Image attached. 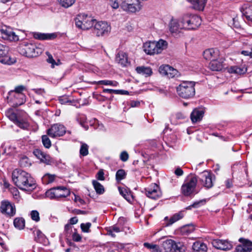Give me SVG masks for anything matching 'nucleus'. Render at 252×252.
Masks as SVG:
<instances>
[{"instance_id": "f257e3e1", "label": "nucleus", "mask_w": 252, "mask_h": 252, "mask_svg": "<svg viewBox=\"0 0 252 252\" xmlns=\"http://www.w3.org/2000/svg\"><path fill=\"white\" fill-rule=\"evenodd\" d=\"M201 22V19L198 16L186 14L179 19L172 18L169 23V29L171 33L177 34L182 30H195L200 25Z\"/></svg>"}, {"instance_id": "f03ea898", "label": "nucleus", "mask_w": 252, "mask_h": 252, "mask_svg": "<svg viewBox=\"0 0 252 252\" xmlns=\"http://www.w3.org/2000/svg\"><path fill=\"white\" fill-rule=\"evenodd\" d=\"M12 180L21 189L31 191L36 188L35 181L26 171L16 169L12 173Z\"/></svg>"}, {"instance_id": "7ed1b4c3", "label": "nucleus", "mask_w": 252, "mask_h": 252, "mask_svg": "<svg viewBox=\"0 0 252 252\" xmlns=\"http://www.w3.org/2000/svg\"><path fill=\"white\" fill-rule=\"evenodd\" d=\"M195 82L184 81L176 88L179 96L184 99H189L194 96L195 94L194 86Z\"/></svg>"}, {"instance_id": "20e7f679", "label": "nucleus", "mask_w": 252, "mask_h": 252, "mask_svg": "<svg viewBox=\"0 0 252 252\" xmlns=\"http://www.w3.org/2000/svg\"><path fill=\"white\" fill-rule=\"evenodd\" d=\"M167 42L163 39H160L158 41H148L145 43L143 48L144 52L148 55H154L159 54L167 48Z\"/></svg>"}, {"instance_id": "39448f33", "label": "nucleus", "mask_w": 252, "mask_h": 252, "mask_svg": "<svg viewBox=\"0 0 252 252\" xmlns=\"http://www.w3.org/2000/svg\"><path fill=\"white\" fill-rule=\"evenodd\" d=\"M18 51L21 55L29 58L37 56L41 53L40 48L36 47L32 44L28 43L21 44L18 47Z\"/></svg>"}, {"instance_id": "423d86ee", "label": "nucleus", "mask_w": 252, "mask_h": 252, "mask_svg": "<svg viewBox=\"0 0 252 252\" xmlns=\"http://www.w3.org/2000/svg\"><path fill=\"white\" fill-rule=\"evenodd\" d=\"M95 19L84 14L78 15L75 18L76 26L82 30H88L94 26Z\"/></svg>"}, {"instance_id": "0eeeda50", "label": "nucleus", "mask_w": 252, "mask_h": 252, "mask_svg": "<svg viewBox=\"0 0 252 252\" xmlns=\"http://www.w3.org/2000/svg\"><path fill=\"white\" fill-rule=\"evenodd\" d=\"M197 179L194 175H190L181 187L182 193L186 196H190L195 192Z\"/></svg>"}, {"instance_id": "6e6552de", "label": "nucleus", "mask_w": 252, "mask_h": 252, "mask_svg": "<svg viewBox=\"0 0 252 252\" xmlns=\"http://www.w3.org/2000/svg\"><path fill=\"white\" fill-rule=\"evenodd\" d=\"M69 190L64 187L52 188L46 192V196L51 199L65 198L69 196Z\"/></svg>"}, {"instance_id": "1a4fd4ad", "label": "nucleus", "mask_w": 252, "mask_h": 252, "mask_svg": "<svg viewBox=\"0 0 252 252\" xmlns=\"http://www.w3.org/2000/svg\"><path fill=\"white\" fill-rule=\"evenodd\" d=\"M6 116L15 125L21 128L27 129L29 126V124L26 119L22 118L16 114L12 110H8L6 112Z\"/></svg>"}, {"instance_id": "9d476101", "label": "nucleus", "mask_w": 252, "mask_h": 252, "mask_svg": "<svg viewBox=\"0 0 252 252\" xmlns=\"http://www.w3.org/2000/svg\"><path fill=\"white\" fill-rule=\"evenodd\" d=\"M120 6L124 10L131 13L140 11L142 7L139 0H122Z\"/></svg>"}, {"instance_id": "9b49d317", "label": "nucleus", "mask_w": 252, "mask_h": 252, "mask_svg": "<svg viewBox=\"0 0 252 252\" xmlns=\"http://www.w3.org/2000/svg\"><path fill=\"white\" fill-rule=\"evenodd\" d=\"M0 211L3 215L11 217L16 214L15 206L8 200H2L0 203Z\"/></svg>"}, {"instance_id": "f8f14e48", "label": "nucleus", "mask_w": 252, "mask_h": 252, "mask_svg": "<svg viewBox=\"0 0 252 252\" xmlns=\"http://www.w3.org/2000/svg\"><path fill=\"white\" fill-rule=\"evenodd\" d=\"M8 51L9 48L7 46L0 43V63L10 65L16 62L15 58L7 55Z\"/></svg>"}, {"instance_id": "ddd939ff", "label": "nucleus", "mask_w": 252, "mask_h": 252, "mask_svg": "<svg viewBox=\"0 0 252 252\" xmlns=\"http://www.w3.org/2000/svg\"><path fill=\"white\" fill-rule=\"evenodd\" d=\"M94 32L98 36L107 34L111 30L110 26L106 22L95 20L94 25Z\"/></svg>"}, {"instance_id": "4468645a", "label": "nucleus", "mask_w": 252, "mask_h": 252, "mask_svg": "<svg viewBox=\"0 0 252 252\" xmlns=\"http://www.w3.org/2000/svg\"><path fill=\"white\" fill-rule=\"evenodd\" d=\"M65 133V127L61 124H56L47 130L48 135L51 137L63 136Z\"/></svg>"}, {"instance_id": "2eb2a0df", "label": "nucleus", "mask_w": 252, "mask_h": 252, "mask_svg": "<svg viewBox=\"0 0 252 252\" xmlns=\"http://www.w3.org/2000/svg\"><path fill=\"white\" fill-rule=\"evenodd\" d=\"M145 189L146 195L152 199H157L161 196V192L156 184H152Z\"/></svg>"}, {"instance_id": "dca6fc26", "label": "nucleus", "mask_w": 252, "mask_h": 252, "mask_svg": "<svg viewBox=\"0 0 252 252\" xmlns=\"http://www.w3.org/2000/svg\"><path fill=\"white\" fill-rule=\"evenodd\" d=\"M199 181L206 188L210 189L213 186L212 175L208 171H204L202 172L199 175Z\"/></svg>"}, {"instance_id": "f3484780", "label": "nucleus", "mask_w": 252, "mask_h": 252, "mask_svg": "<svg viewBox=\"0 0 252 252\" xmlns=\"http://www.w3.org/2000/svg\"><path fill=\"white\" fill-rule=\"evenodd\" d=\"M212 244L216 249L222 251H228L232 248V244L225 240L214 239Z\"/></svg>"}, {"instance_id": "a211bd4d", "label": "nucleus", "mask_w": 252, "mask_h": 252, "mask_svg": "<svg viewBox=\"0 0 252 252\" xmlns=\"http://www.w3.org/2000/svg\"><path fill=\"white\" fill-rule=\"evenodd\" d=\"M0 32L2 34V38L5 39L14 41L19 40L18 36L10 28L6 27L2 28L0 30Z\"/></svg>"}, {"instance_id": "6ab92c4d", "label": "nucleus", "mask_w": 252, "mask_h": 252, "mask_svg": "<svg viewBox=\"0 0 252 252\" xmlns=\"http://www.w3.org/2000/svg\"><path fill=\"white\" fill-rule=\"evenodd\" d=\"M34 155L39 159L41 162L46 164H50L52 162V158L50 156L42 152L39 149H35L33 152Z\"/></svg>"}, {"instance_id": "aec40b11", "label": "nucleus", "mask_w": 252, "mask_h": 252, "mask_svg": "<svg viewBox=\"0 0 252 252\" xmlns=\"http://www.w3.org/2000/svg\"><path fill=\"white\" fill-rule=\"evenodd\" d=\"M26 90V87L23 85H19L16 86L14 90H11L8 93V97H10L11 95H12L14 93L18 94V95L20 97V104H24L26 101V96L22 93L23 91Z\"/></svg>"}, {"instance_id": "412c9836", "label": "nucleus", "mask_w": 252, "mask_h": 252, "mask_svg": "<svg viewBox=\"0 0 252 252\" xmlns=\"http://www.w3.org/2000/svg\"><path fill=\"white\" fill-rule=\"evenodd\" d=\"M225 64L221 60H217L215 59L210 62L209 63V68L213 71H219L224 67Z\"/></svg>"}, {"instance_id": "4be33fe9", "label": "nucleus", "mask_w": 252, "mask_h": 252, "mask_svg": "<svg viewBox=\"0 0 252 252\" xmlns=\"http://www.w3.org/2000/svg\"><path fill=\"white\" fill-rule=\"evenodd\" d=\"M241 11L248 20L252 21V5L248 3L244 4L242 6Z\"/></svg>"}, {"instance_id": "5701e85b", "label": "nucleus", "mask_w": 252, "mask_h": 252, "mask_svg": "<svg viewBox=\"0 0 252 252\" xmlns=\"http://www.w3.org/2000/svg\"><path fill=\"white\" fill-rule=\"evenodd\" d=\"M116 61L123 66H126L129 63L126 54L122 51L117 54Z\"/></svg>"}, {"instance_id": "b1692460", "label": "nucleus", "mask_w": 252, "mask_h": 252, "mask_svg": "<svg viewBox=\"0 0 252 252\" xmlns=\"http://www.w3.org/2000/svg\"><path fill=\"white\" fill-rule=\"evenodd\" d=\"M34 38L39 40H52L57 37V34L55 33H44L40 32H34L33 33Z\"/></svg>"}, {"instance_id": "393cba45", "label": "nucleus", "mask_w": 252, "mask_h": 252, "mask_svg": "<svg viewBox=\"0 0 252 252\" xmlns=\"http://www.w3.org/2000/svg\"><path fill=\"white\" fill-rule=\"evenodd\" d=\"M204 58L207 60H212L217 59L218 56V52L217 50L211 48L206 50L203 53Z\"/></svg>"}, {"instance_id": "a878e982", "label": "nucleus", "mask_w": 252, "mask_h": 252, "mask_svg": "<svg viewBox=\"0 0 252 252\" xmlns=\"http://www.w3.org/2000/svg\"><path fill=\"white\" fill-rule=\"evenodd\" d=\"M204 111L199 109H195L190 115V118L192 123L200 121L204 115Z\"/></svg>"}, {"instance_id": "bb28decb", "label": "nucleus", "mask_w": 252, "mask_h": 252, "mask_svg": "<svg viewBox=\"0 0 252 252\" xmlns=\"http://www.w3.org/2000/svg\"><path fill=\"white\" fill-rule=\"evenodd\" d=\"M135 70L137 73L145 77L150 76L153 73L152 69L150 67L140 66L137 67Z\"/></svg>"}, {"instance_id": "cd10ccee", "label": "nucleus", "mask_w": 252, "mask_h": 252, "mask_svg": "<svg viewBox=\"0 0 252 252\" xmlns=\"http://www.w3.org/2000/svg\"><path fill=\"white\" fill-rule=\"evenodd\" d=\"M237 252H251L252 250V242L246 241L242 245L238 246L236 249Z\"/></svg>"}, {"instance_id": "c85d7f7f", "label": "nucleus", "mask_w": 252, "mask_h": 252, "mask_svg": "<svg viewBox=\"0 0 252 252\" xmlns=\"http://www.w3.org/2000/svg\"><path fill=\"white\" fill-rule=\"evenodd\" d=\"M228 71L229 73H235L236 74H243L247 71V69L244 66H233L228 68Z\"/></svg>"}, {"instance_id": "c756f323", "label": "nucleus", "mask_w": 252, "mask_h": 252, "mask_svg": "<svg viewBox=\"0 0 252 252\" xmlns=\"http://www.w3.org/2000/svg\"><path fill=\"white\" fill-rule=\"evenodd\" d=\"M192 4L194 9L203 10L205 6L207 0H189Z\"/></svg>"}, {"instance_id": "7c9ffc66", "label": "nucleus", "mask_w": 252, "mask_h": 252, "mask_svg": "<svg viewBox=\"0 0 252 252\" xmlns=\"http://www.w3.org/2000/svg\"><path fill=\"white\" fill-rule=\"evenodd\" d=\"M118 189L120 194L128 202H131L133 200L132 195L129 190L121 187H119Z\"/></svg>"}, {"instance_id": "2f4dec72", "label": "nucleus", "mask_w": 252, "mask_h": 252, "mask_svg": "<svg viewBox=\"0 0 252 252\" xmlns=\"http://www.w3.org/2000/svg\"><path fill=\"white\" fill-rule=\"evenodd\" d=\"M192 249L194 252H206L207 251V246L203 243L200 242H196L193 243Z\"/></svg>"}, {"instance_id": "473e14b6", "label": "nucleus", "mask_w": 252, "mask_h": 252, "mask_svg": "<svg viewBox=\"0 0 252 252\" xmlns=\"http://www.w3.org/2000/svg\"><path fill=\"white\" fill-rule=\"evenodd\" d=\"M183 217V215L182 213H179L173 215L169 220L167 217H165L164 219L165 221H167V222L165 224V226H167L170 225H171L176 221L182 219Z\"/></svg>"}, {"instance_id": "72a5a7b5", "label": "nucleus", "mask_w": 252, "mask_h": 252, "mask_svg": "<svg viewBox=\"0 0 252 252\" xmlns=\"http://www.w3.org/2000/svg\"><path fill=\"white\" fill-rule=\"evenodd\" d=\"M162 246L166 252H173L174 241L171 239L166 240L163 243Z\"/></svg>"}, {"instance_id": "f704fd0d", "label": "nucleus", "mask_w": 252, "mask_h": 252, "mask_svg": "<svg viewBox=\"0 0 252 252\" xmlns=\"http://www.w3.org/2000/svg\"><path fill=\"white\" fill-rule=\"evenodd\" d=\"M194 230V227L192 224H188L182 227L180 229V232L182 235H187Z\"/></svg>"}, {"instance_id": "c9c22d12", "label": "nucleus", "mask_w": 252, "mask_h": 252, "mask_svg": "<svg viewBox=\"0 0 252 252\" xmlns=\"http://www.w3.org/2000/svg\"><path fill=\"white\" fill-rule=\"evenodd\" d=\"M13 224L16 228L22 229L25 227V220L22 218H16L14 220Z\"/></svg>"}, {"instance_id": "e433bc0d", "label": "nucleus", "mask_w": 252, "mask_h": 252, "mask_svg": "<svg viewBox=\"0 0 252 252\" xmlns=\"http://www.w3.org/2000/svg\"><path fill=\"white\" fill-rule=\"evenodd\" d=\"M55 178V175L46 174L42 178V181L43 184H49L51 183H52L54 181Z\"/></svg>"}, {"instance_id": "4c0bfd02", "label": "nucleus", "mask_w": 252, "mask_h": 252, "mask_svg": "<svg viewBox=\"0 0 252 252\" xmlns=\"http://www.w3.org/2000/svg\"><path fill=\"white\" fill-rule=\"evenodd\" d=\"M95 84L97 85H109L113 87H117L119 83L116 81H111L108 80H101L98 82H96Z\"/></svg>"}, {"instance_id": "58836bf2", "label": "nucleus", "mask_w": 252, "mask_h": 252, "mask_svg": "<svg viewBox=\"0 0 252 252\" xmlns=\"http://www.w3.org/2000/svg\"><path fill=\"white\" fill-rule=\"evenodd\" d=\"M93 185L97 193L102 194L104 192V188L97 181H93Z\"/></svg>"}, {"instance_id": "ea45409f", "label": "nucleus", "mask_w": 252, "mask_h": 252, "mask_svg": "<svg viewBox=\"0 0 252 252\" xmlns=\"http://www.w3.org/2000/svg\"><path fill=\"white\" fill-rule=\"evenodd\" d=\"M77 120L80 124L85 129V130H88L89 127L87 125H86L87 118L85 115L83 114L80 115Z\"/></svg>"}, {"instance_id": "a19ab883", "label": "nucleus", "mask_w": 252, "mask_h": 252, "mask_svg": "<svg viewBox=\"0 0 252 252\" xmlns=\"http://www.w3.org/2000/svg\"><path fill=\"white\" fill-rule=\"evenodd\" d=\"M126 174L124 169L118 170L116 174V180L119 182L122 180L125 179L126 177Z\"/></svg>"}, {"instance_id": "79ce46f5", "label": "nucleus", "mask_w": 252, "mask_h": 252, "mask_svg": "<svg viewBox=\"0 0 252 252\" xmlns=\"http://www.w3.org/2000/svg\"><path fill=\"white\" fill-rule=\"evenodd\" d=\"M184 251L183 244L180 242L176 243L174 241L173 252H183Z\"/></svg>"}, {"instance_id": "37998d69", "label": "nucleus", "mask_w": 252, "mask_h": 252, "mask_svg": "<svg viewBox=\"0 0 252 252\" xmlns=\"http://www.w3.org/2000/svg\"><path fill=\"white\" fill-rule=\"evenodd\" d=\"M89 146L85 143H82L80 149V154L82 156H86L89 154Z\"/></svg>"}, {"instance_id": "c03bdc74", "label": "nucleus", "mask_w": 252, "mask_h": 252, "mask_svg": "<svg viewBox=\"0 0 252 252\" xmlns=\"http://www.w3.org/2000/svg\"><path fill=\"white\" fill-rule=\"evenodd\" d=\"M20 166L23 167H28L31 165L29 159L27 157L22 158L19 160Z\"/></svg>"}, {"instance_id": "a18cd8bd", "label": "nucleus", "mask_w": 252, "mask_h": 252, "mask_svg": "<svg viewBox=\"0 0 252 252\" xmlns=\"http://www.w3.org/2000/svg\"><path fill=\"white\" fill-rule=\"evenodd\" d=\"M59 2L63 7L68 8L75 2V0H59Z\"/></svg>"}, {"instance_id": "49530a36", "label": "nucleus", "mask_w": 252, "mask_h": 252, "mask_svg": "<svg viewBox=\"0 0 252 252\" xmlns=\"http://www.w3.org/2000/svg\"><path fill=\"white\" fill-rule=\"evenodd\" d=\"M168 71H170V66L168 65H162L159 67V72L162 75L167 76Z\"/></svg>"}, {"instance_id": "de8ad7c7", "label": "nucleus", "mask_w": 252, "mask_h": 252, "mask_svg": "<svg viewBox=\"0 0 252 252\" xmlns=\"http://www.w3.org/2000/svg\"><path fill=\"white\" fill-rule=\"evenodd\" d=\"M42 142L44 146L46 148H49L51 146V142L47 135H44L42 136Z\"/></svg>"}, {"instance_id": "09e8293b", "label": "nucleus", "mask_w": 252, "mask_h": 252, "mask_svg": "<svg viewBox=\"0 0 252 252\" xmlns=\"http://www.w3.org/2000/svg\"><path fill=\"white\" fill-rule=\"evenodd\" d=\"M31 217L33 220L38 222L40 220L39 214L36 210H33L31 212Z\"/></svg>"}, {"instance_id": "8fccbe9b", "label": "nucleus", "mask_w": 252, "mask_h": 252, "mask_svg": "<svg viewBox=\"0 0 252 252\" xmlns=\"http://www.w3.org/2000/svg\"><path fill=\"white\" fill-rule=\"evenodd\" d=\"M91 223L90 222H87L86 223H82L81 224V228L84 232H89L90 228L91 226Z\"/></svg>"}, {"instance_id": "3c124183", "label": "nucleus", "mask_w": 252, "mask_h": 252, "mask_svg": "<svg viewBox=\"0 0 252 252\" xmlns=\"http://www.w3.org/2000/svg\"><path fill=\"white\" fill-rule=\"evenodd\" d=\"M60 102L62 104H71L72 101L69 99L66 96H63L59 98V99Z\"/></svg>"}, {"instance_id": "603ef678", "label": "nucleus", "mask_w": 252, "mask_h": 252, "mask_svg": "<svg viewBox=\"0 0 252 252\" xmlns=\"http://www.w3.org/2000/svg\"><path fill=\"white\" fill-rule=\"evenodd\" d=\"M167 73H167L166 76L169 78H173L177 74L178 71L173 67L170 66V71H168Z\"/></svg>"}, {"instance_id": "864d4df0", "label": "nucleus", "mask_w": 252, "mask_h": 252, "mask_svg": "<svg viewBox=\"0 0 252 252\" xmlns=\"http://www.w3.org/2000/svg\"><path fill=\"white\" fill-rule=\"evenodd\" d=\"M129 158L128 153L126 151L122 152L120 156L121 160L124 162L126 161Z\"/></svg>"}, {"instance_id": "5fc2aeb1", "label": "nucleus", "mask_w": 252, "mask_h": 252, "mask_svg": "<svg viewBox=\"0 0 252 252\" xmlns=\"http://www.w3.org/2000/svg\"><path fill=\"white\" fill-rule=\"evenodd\" d=\"M144 246L149 249H152L154 251H157L158 248V246L157 245L151 244L148 243H145L144 244Z\"/></svg>"}, {"instance_id": "6e6d98bb", "label": "nucleus", "mask_w": 252, "mask_h": 252, "mask_svg": "<svg viewBox=\"0 0 252 252\" xmlns=\"http://www.w3.org/2000/svg\"><path fill=\"white\" fill-rule=\"evenodd\" d=\"M122 92L120 90H112V89H104L103 90V93H108L109 94H118L120 92Z\"/></svg>"}, {"instance_id": "4d7b16f0", "label": "nucleus", "mask_w": 252, "mask_h": 252, "mask_svg": "<svg viewBox=\"0 0 252 252\" xmlns=\"http://www.w3.org/2000/svg\"><path fill=\"white\" fill-rule=\"evenodd\" d=\"M205 203V200H201L198 201H196L193 203L191 205L189 206V208L190 209L191 207L193 208H197L198 206H200V204H204Z\"/></svg>"}, {"instance_id": "13d9d810", "label": "nucleus", "mask_w": 252, "mask_h": 252, "mask_svg": "<svg viewBox=\"0 0 252 252\" xmlns=\"http://www.w3.org/2000/svg\"><path fill=\"white\" fill-rule=\"evenodd\" d=\"M32 91H33L36 94L40 95L42 96H44V94L45 93L44 89L41 88L33 89H32Z\"/></svg>"}, {"instance_id": "bf43d9fd", "label": "nucleus", "mask_w": 252, "mask_h": 252, "mask_svg": "<svg viewBox=\"0 0 252 252\" xmlns=\"http://www.w3.org/2000/svg\"><path fill=\"white\" fill-rule=\"evenodd\" d=\"M110 4L111 7L114 9H117L119 6V4L118 2V0H111L110 1Z\"/></svg>"}, {"instance_id": "052dcab7", "label": "nucleus", "mask_w": 252, "mask_h": 252, "mask_svg": "<svg viewBox=\"0 0 252 252\" xmlns=\"http://www.w3.org/2000/svg\"><path fill=\"white\" fill-rule=\"evenodd\" d=\"M81 236L78 233H74L72 235V239L75 242H80L81 240Z\"/></svg>"}, {"instance_id": "680f3d73", "label": "nucleus", "mask_w": 252, "mask_h": 252, "mask_svg": "<svg viewBox=\"0 0 252 252\" xmlns=\"http://www.w3.org/2000/svg\"><path fill=\"white\" fill-rule=\"evenodd\" d=\"M225 186L228 189L232 187L233 182L231 179H227L224 182Z\"/></svg>"}, {"instance_id": "e2e57ef3", "label": "nucleus", "mask_w": 252, "mask_h": 252, "mask_svg": "<svg viewBox=\"0 0 252 252\" xmlns=\"http://www.w3.org/2000/svg\"><path fill=\"white\" fill-rule=\"evenodd\" d=\"M13 96L15 99L17 100V101H16V106H19V105H22V104H20V96L18 95V94H15L14 93L12 95H11L10 96Z\"/></svg>"}, {"instance_id": "0e129e2a", "label": "nucleus", "mask_w": 252, "mask_h": 252, "mask_svg": "<svg viewBox=\"0 0 252 252\" xmlns=\"http://www.w3.org/2000/svg\"><path fill=\"white\" fill-rule=\"evenodd\" d=\"M97 179L99 180L103 181L104 180V172L102 170H99L97 174Z\"/></svg>"}, {"instance_id": "69168bd1", "label": "nucleus", "mask_w": 252, "mask_h": 252, "mask_svg": "<svg viewBox=\"0 0 252 252\" xmlns=\"http://www.w3.org/2000/svg\"><path fill=\"white\" fill-rule=\"evenodd\" d=\"M183 173H184L183 171L180 167H178L177 168H176V169L175 171V174L178 176H180L183 175Z\"/></svg>"}, {"instance_id": "338daca9", "label": "nucleus", "mask_w": 252, "mask_h": 252, "mask_svg": "<svg viewBox=\"0 0 252 252\" xmlns=\"http://www.w3.org/2000/svg\"><path fill=\"white\" fill-rule=\"evenodd\" d=\"M47 62L49 63H51L52 64V65H54V64L56 63L55 61L54 60V59L53 58L52 56L51 55L48 56Z\"/></svg>"}, {"instance_id": "774afa93", "label": "nucleus", "mask_w": 252, "mask_h": 252, "mask_svg": "<svg viewBox=\"0 0 252 252\" xmlns=\"http://www.w3.org/2000/svg\"><path fill=\"white\" fill-rule=\"evenodd\" d=\"M139 104L140 102L137 101H131L130 103V105L132 107H137L139 106Z\"/></svg>"}]
</instances>
